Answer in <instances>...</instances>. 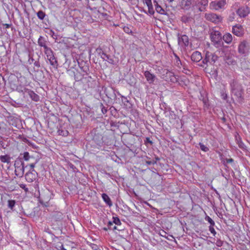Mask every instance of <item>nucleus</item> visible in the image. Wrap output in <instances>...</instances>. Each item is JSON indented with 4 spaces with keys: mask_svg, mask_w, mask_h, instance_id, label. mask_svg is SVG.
I'll return each mask as SVG.
<instances>
[{
    "mask_svg": "<svg viewBox=\"0 0 250 250\" xmlns=\"http://www.w3.org/2000/svg\"><path fill=\"white\" fill-rule=\"evenodd\" d=\"M232 94L235 96L236 100L239 103H242L243 97V90L241 85L234 80L229 83Z\"/></svg>",
    "mask_w": 250,
    "mask_h": 250,
    "instance_id": "nucleus-1",
    "label": "nucleus"
},
{
    "mask_svg": "<svg viewBox=\"0 0 250 250\" xmlns=\"http://www.w3.org/2000/svg\"><path fill=\"white\" fill-rule=\"evenodd\" d=\"M222 38L221 34L218 31H213L210 33L211 41L216 47H221L223 45Z\"/></svg>",
    "mask_w": 250,
    "mask_h": 250,
    "instance_id": "nucleus-2",
    "label": "nucleus"
},
{
    "mask_svg": "<svg viewBox=\"0 0 250 250\" xmlns=\"http://www.w3.org/2000/svg\"><path fill=\"white\" fill-rule=\"evenodd\" d=\"M226 5V0L213 1L209 3V8L211 10H219L220 9H224Z\"/></svg>",
    "mask_w": 250,
    "mask_h": 250,
    "instance_id": "nucleus-3",
    "label": "nucleus"
},
{
    "mask_svg": "<svg viewBox=\"0 0 250 250\" xmlns=\"http://www.w3.org/2000/svg\"><path fill=\"white\" fill-rule=\"evenodd\" d=\"M205 18L207 21L215 23H219L222 20V17L221 16L213 13H206Z\"/></svg>",
    "mask_w": 250,
    "mask_h": 250,
    "instance_id": "nucleus-4",
    "label": "nucleus"
},
{
    "mask_svg": "<svg viewBox=\"0 0 250 250\" xmlns=\"http://www.w3.org/2000/svg\"><path fill=\"white\" fill-rule=\"evenodd\" d=\"M238 52L243 55L247 54L249 50V43L246 41H242L238 46Z\"/></svg>",
    "mask_w": 250,
    "mask_h": 250,
    "instance_id": "nucleus-5",
    "label": "nucleus"
},
{
    "mask_svg": "<svg viewBox=\"0 0 250 250\" xmlns=\"http://www.w3.org/2000/svg\"><path fill=\"white\" fill-rule=\"evenodd\" d=\"M217 55L212 52L207 51L205 59L203 60L204 63L209 62L210 63H214L217 60Z\"/></svg>",
    "mask_w": 250,
    "mask_h": 250,
    "instance_id": "nucleus-6",
    "label": "nucleus"
},
{
    "mask_svg": "<svg viewBox=\"0 0 250 250\" xmlns=\"http://www.w3.org/2000/svg\"><path fill=\"white\" fill-rule=\"evenodd\" d=\"M232 32L237 37H241L244 34V30L241 25L238 24L233 26Z\"/></svg>",
    "mask_w": 250,
    "mask_h": 250,
    "instance_id": "nucleus-7",
    "label": "nucleus"
},
{
    "mask_svg": "<svg viewBox=\"0 0 250 250\" xmlns=\"http://www.w3.org/2000/svg\"><path fill=\"white\" fill-rule=\"evenodd\" d=\"M163 72V79H165L166 81H170L172 82H176V78L174 75L173 73L168 71L167 69H164Z\"/></svg>",
    "mask_w": 250,
    "mask_h": 250,
    "instance_id": "nucleus-8",
    "label": "nucleus"
},
{
    "mask_svg": "<svg viewBox=\"0 0 250 250\" xmlns=\"http://www.w3.org/2000/svg\"><path fill=\"white\" fill-rule=\"evenodd\" d=\"M250 12V9L248 6H242L236 11L237 14L240 18H245Z\"/></svg>",
    "mask_w": 250,
    "mask_h": 250,
    "instance_id": "nucleus-9",
    "label": "nucleus"
},
{
    "mask_svg": "<svg viewBox=\"0 0 250 250\" xmlns=\"http://www.w3.org/2000/svg\"><path fill=\"white\" fill-rule=\"evenodd\" d=\"M144 76L147 81V82L149 84H152L154 83V81L156 79V77L155 75L151 73H150L149 71H145L144 72Z\"/></svg>",
    "mask_w": 250,
    "mask_h": 250,
    "instance_id": "nucleus-10",
    "label": "nucleus"
},
{
    "mask_svg": "<svg viewBox=\"0 0 250 250\" xmlns=\"http://www.w3.org/2000/svg\"><path fill=\"white\" fill-rule=\"evenodd\" d=\"M143 3L146 4L148 7V13L150 15H153L154 14V10L153 9L151 0H144Z\"/></svg>",
    "mask_w": 250,
    "mask_h": 250,
    "instance_id": "nucleus-11",
    "label": "nucleus"
},
{
    "mask_svg": "<svg viewBox=\"0 0 250 250\" xmlns=\"http://www.w3.org/2000/svg\"><path fill=\"white\" fill-rule=\"evenodd\" d=\"M179 44L181 45L188 46V38L187 35H184L179 37Z\"/></svg>",
    "mask_w": 250,
    "mask_h": 250,
    "instance_id": "nucleus-12",
    "label": "nucleus"
},
{
    "mask_svg": "<svg viewBox=\"0 0 250 250\" xmlns=\"http://www.w3.org/2000/svg\"><path fill=\"white\" fill-rule=\"evenodd\" d=\"M202 58L201 54L198 51L194 52L191 56V60L195 62H199Z\"/></svg>",
    "mask_w": 250,
    "mask_h": 250,
    "instance_id": "nucleus-13",
    "label": "nucleus"
},
{
    "mask_svg": "<svg viewBox=\"0 0 250 250\" xmlns=\"http://www.w3.org/2000/svg\"><path fill=\"white\" fill-rule=\"evenodd\" d=\"M222 40H223L227 44H229L233 40V37L230 33H226L223 36Z\"/></svg>",
    "mask_w": 250,
    "mask_h": 250,
    "instance_id": "nucleus-14",
    "label": "nucleus"
},
{
    "mask_svg": "<svg viewBox=\"0 0 250 250\" xmlns=\"http://www.w3.org/2000/svg\"><path fill=\"white\" fill-rule=\"evenodd\" d=\"M153 2H154V5L155 6V9H156V12L160 14H162V15L165 14V10L160 5H159L158 4V3L156 1V0H153Z\"/></svg>",
    "mask_w": 250,
    "mask_h": 250,
    "instance_id": "nucleus-15",
    "label": "nucleus"
},
{
    "mask_svg": "<svg viewBox=\"0 0 250 250\" xmlns=\"http://www.w3.org/2000/svg\"><path fill=\"white\" fill-rule=\"evenodd\" d=\"M192 4L191 0H183L181 1V5L182 8L185 9H188L190 7Z\"/></svg>",
    "mask_w": 250,
    "mask_h": 250,
    "instance_id": "nucleus-16",
    "label": "nucleus"
},
{
    "mask_svg": "<svg viewBox=\"0 0 250 250\" xmlns=\"http://www.w3.org/2000/svg\"><path fill=\"white\" fill-rule=\"evenodd\" d=\"M24 178L28 182H32L36 179V175L32 172L27 173Z\"/></svg>",
    "mask_w": 250,
    "mask_h": 250,
    "instance_id": "nucleus-17",
    "label": "nucleus"
},
{
    "mask_svg": "<svg viewBox=\"0 0 250 250\" xmlns=\"http://www.w3.org/2000/svg\"><path fill=\"white\" fill-rule=\"evenodd\" d=\"M102 197L104 202L109 207L112 206V203L110 200L109 197L105 193H103L102 194Z\"/></svg>",
    "mask_w": 250,
    "mask_h": 250,
    "instance_id": "nucleus-18",
    "label": "nucleus"
},
{
    "mask_svg": "<svg viewBox=\"0 0 250 250\" xmlns=\"http://www.w3.org/2000/svg\"><path fill=\"white\" fill-rule=\"evenodd\" d=\"M47 60L49 61L50 64L54 67H56L58 65L57 61L54 57V55L47 57Z\"/></svg>",
    "mask_w": 250,
    "mask_h": 250,
    "instance_id": "nucleus-19",
    "label": "nucleus"
},
{
    "mask_svg": "<svg viewBox=\"0 0 250 250\" xmlns=\"http://www.w3.org/2000/svg\"><path fill=\"white\" fill-rule=\"evenodd\" d=\"M30 158V156L29 153L27 152H25L23 154H21L19 156V159L21 161L22 160H24L25 161H28ZM22 164V163L21 164Z\"/></svg>",
    "mask_w": 250,
    "mask_h": 250,
    "instance_id": "nucleus-20",
    "label": "nucleus"
},
{
    "mask_svg": "<svg viewBox=\"0 0 250 250\" xmlns=\"http://www.w3.org/2000/svg\"><path fill=\"white\" fill-rule=\"evenodd\" d=\"M58 133L62 136H66L68 134V131L65 129L60 128L58 130Z\"/></svg>",
    "mask_w": 250,
    "mask_h": 250,
    "instance_id": "nucleus-21",
    "label": "nucleus"
},
{
    "mask_svg": "<svg viewBox=\"0 0 250 250\" xmlns=\"http://www.w3.org/2000/svg\"><path fill=\"white\" fill-rule=\"evenodd\" d=\"M38 44L40 46L43 47L44 49L47 46L46 45V42L42 37H40L38 40Z\"/></svg>",
    "mask_w": 250,
    "mask_h": 250,
    "instance_id": "nucleus-22",
    "label": "nucleus"
},
{
    "mask_svg": "<svg viewBox=\"0 0 250 250\" xmlns=\"http://www.w3.org/2000/svg\"><path fill=\"white\" fill-rule=\"evenodd\" d=\"M44 53L46 54L47 57H50V56L54 55L52 50L49 47H45V48L44 49Z\"/></svg>",
    "mask_w": 250,
    "mask_h": 250,
    "instance_id": "nucleus-23",
    "label": "nucleus"
},
{
    "mask_svg": "<svg viewBox=\"0 0 250 250\" xmlns=\"http://www.w3.org/2000/svg\"><path fill=\"white\" fill-rule=\"evenodd\" d=\"M23 174V167H17V176L21 177Z\"/></svg>",
    "mask_w": 250,
    "mask_h": 250,
    "instance_id": "nucleus-24",
    "label": "nucleus"
},
{
    "mask_svg": "<svg viewBox=\"0 0 250 250\" xmlns=\"http://www.w3.org/2000/svg\"><path fill=\"white\" fill-rule=\"evenodd\" d=\"M0 160L3 163L10 162V158L7 155L0 156Z\"/></svg>",
    "mask_w": 250,
    "mask_h": 250,
    "instance_id": "nucleus-25",
    "label": "nucleus"
},
{
    "mask_svg": "<svg viewBox=\"0 0 250 250\" xmlns=\"http://www.w3.org/2000/svg\"><path fill=\"white\" fill-rule=\"evenodd\" d=\"M29 95H30L31 98L35 101H38L39 100V96H38V95H37L33 92L31 91L29 93Z\"/></svg>",
    "mask_w": 250,
    "mask_h": 250,
    "instance_id": "nucleus-26",
    "label": "nucleus"
},
{
    "mask_svg": "<svg viewBox=\"0 0 250 250\" xmlns=\"http://www.w3.org/2000/svg\"><path fill=\"white\" fill-rule=\"evenodd\" d=\"M45 16V13L42 11H39L37 13V16L40 20H43Z\"/></svg>",
    "mask_w": 250,
    "mask_h": 250,
    "instance_id": "nucleus-27",
    "label": "nucleus"
},
{
    "mask_svg": "<svg viewBox=\"0 0 250 250\" xmlns=\"http://www.w3.org/2000/svg\"><path fill=\"white\" fill-rule=\"evenodd\" d=\"M199 145L200 146V149L202 151L204 152H207L209 150L208 148L202 143H200Z\"/></svg>",
    "mask_w": 250,
    "mask_h": 250,
    "instance_id": "nucleus-28",
    "label": "nucleus"
},
{
    "mask_svg": "<svg viewBox=\"0 0 250 250\" xmlns=\"http://www.w3.org/2000/svg\"><path fill=\"white\" fill-rule=\"evenodd\" d=\"M205 220L207 221L210 224V226H214L215 223L214 221L208 216H207L205 218Z\"/></svg>",
    "mask_w": 250,
    "mask_h": 250,
    "instance_id": "nucleus-29",
    "label": "nucleus"
},
{
    "mask_svg": "<svg viewBox=\"0 0 250 250\" xmlns=\"http://www.w3.org/2000/svg\"><path fill=\"white\" fill-rule=\"evenodd\" d=\"M123 30L127 34H132V31L131 29L128 26H124L123 28Z\"/></svg>",
    "mask_w": 250,
    "mask_h": 250,
    "instance_id": "nucleus-30",
    "label": "nucleus"
},
{
    "mask_svg": "<svg viewBox=\"0 0 250 250\" xmlns=\"http://www.w3.org/2000/svg\"><path fill=\"white\" fill-rule=\"evenodd\" d=\"M15 204V201L14 200H9L8 202V207L10 208H12Z\"/></svg>",
    "mask_w": 250,
    "mask_h": 250,
    "instance_id": "nucleus-31",
    "label": "nucleus"
},
{
    "mask_svg": "<svg viewBox=\"0 0 250 250\" xmlns=\"http://www.w3.org/2000/svg\"><path fill=\"white\" fill-rule=\"evenodd\" d=\"M18 139H20L21 141H23L25 143L28 141V140L26 139V138L23 136L22 135L18 134Z\"/></svg>",
    "mask_w": 250,
    "mask_h": 250,
    "instance_id": "nucleus-32",
    "label": "nucleus"
},
{
    "mask_svg": "<svg viewBox=\"0 0 250 250\" xmlns=\"http://www.w3.org/2000/svg\"><path fill=\"white\" fill-rule=\"evenodd\" d=\"M113 223L117 225H120L121 224L120 219L118 217H113Z\"/></svg>",
    "mask_w": 250,
    "mask_h": 250,
    "instance_id": "nucleus-33",
    "label": "nucleus"
},
{
    "mask_svg": "<svg viewBox=\"0 0 250 250\" xmlns=\"http://www.w3.org/2000/svg\"><path fill=\"white\" fill-rule=\"evenodd\" d=\"M101 57L105 61L106 60V59H109V55L106 54L103 51H102V53H101Z\"/></svg>",
    "mask_w": 250,
    "mask_h": 250,
    "instance_id": "nucleus-34",
    "label": "nucleus"
},
{
    "mask_svg": "<svg viewBox=\"0 0 250 250\" xmlns=\"http://www.w3.org/2000/svg\"><path fill=\"white\" fill-rule=\"evenodd\" d=\"M74 74H75L74 72ZM82 78L83 77L81 75L78 74L76 75L74 74V79L76 81H79L81 80Z\"/></svg>",
    "mask_w": 250,
    "mask_h": 250,
    "instance_id": "nucleus-35",
    "label": "nucleus"
},
{
    "mask_svg": "<svg viewBox=\"0 0 250 250\" xmlns=\"http://www.w3.org/2000/svg\"><path fill=\"white\" fill-rule=\"evenodd\" d=\"M213 227L214 226H210L209 227V230L210 231V232L213 235V236H215L216 234V231Z\"/></svg>",
    "mask_w": 250,
    "mask_h": 250,
    "instance_id": "nucleus-36",
    "label": "nucleus"
},
{
    "mask_svg": "<svg viewBox=\"0 0 250 250\" xmlns=\"http://www.w3.org/2000/svg\"><path fill=\"white\" fill-rule=\"evenodd\" d=\"M105 61L108 62L109 63H111V64L114 63V61L113 60V59L112 58H111V57L110 56H109V59H106V60Z\"/></svg>",
    "mask_w": 250,
    "mask_h": 250,
    "instance_id": "nucleus-37",
    "label": "nucleus"
},
{
    "mask_svg": "<svg viewBox=\"0 0 250 250\" xmlns=\"http://www.w3.org/2000/svg\"><path fill=\"white\" fill-rule=\"evenodd\" d=\"M19 186L21 188L23 189L26 192L28 191V188L26 187L25 185L21 184H19Z\"/></svg>",
    "mask_w": 250,
    "mask_h": 250,
    "instance_id": "nucleus-38",
    "label": "nucleus"
},
{
    "mask_svg": "<svg viewBox=\"0 0 250 250\" xmlns=\"http://www.w3.org/2000/svg\"><path fill=\"white\" fill-rule=\"evenodd\" d=\"M221 97H222V98L224 100H226L228 98L227 94L224 92H222L221 93Z\"/></svg>",
    "mask_w": 250,
    "mask_h": 250,
    "instance_id": "nucleus-39",
    "label": "nucleus"
},
{
    "mask_svg": "<svg viewBox=\"0 0 250 250\" xmlns=\"http://www.w3.org/2000/svg\"><path fill=\"white\" fill-rule=\"evenodd\" d=\"M226 161H227V163H230L232 162L233 161V160L232 159L230 158V159H227Z\"/></svg>",
    "mask_w": 250,
    "mask_h": 250,
    "instance_id": "nucleus-40",
    "label": "nucleus"
},
{
    "mask_svg": "<svg viewBox=\"0 0 250 250\" xmlns=\"http://www.w3.org/2000/svg\"><path fill=\"white\" fill-rule=\"evenodd\" d=\"M239 146L240 147H243V146H244V144L243 143L241 142L239 143Z\"/></svg>",
    "mask_w": 250,
    "mask_h": 250,
    "instance_id": "nucleus-41",
    "label": "nucleus"
},
{
    "mask_svg": "<svg viewBox=\"0 0 250 250\" xmlns=\"http://www.w3.org/2000/svg\"><path fill=\"white\" fill-rule=\"evenodd\" d=\"M221 245H222V242H221V241L219 242L217 244L218 246H221Z\"/></svg>",
    "mask_w": 250,
    "mask_h": 250,
    "instance_id": "nucleus-42",
    "label": "nucleus"
},
{
    "mask_svg": "<svg viewBox=\"0 0 250 250\" xmlns=\"http://www.w3.org/2000/svg\"><path fill=\"white\" fill-rule=\"evenodd\" d=\"M169 3H171L174 0H167Z\"/></svg>",
    "mask_w": 250,
    "mask_h": 250,
    "instance_id": "nucleus-43",
    "label": "nucleus"
},
{
    "mask_svg": "<svg viewBox=\"0 0 250 250\" xmlns=\"http://www.w3.org/2000/svg\"><path fill=\"white\" fill-rule=\"evenodd\" d=\"M62 250H66L65 248H63L62 245Z\"/></svg>",
    "mask_w": 250,
    "mask_h": 250,
    "instance_id": "nucleus-44",
    "label": "nucleus"
},
{
    "mask_svg": "<svg viewBox=\"0 0 250 250\" xmlns=\"http://www.w3.org/2000/svg\"><path fill=\"white\" fill-rule=\"evenodd\" d=\"M21 80H24V81H25L24 77H21Z\"/></svg>",
    "mask_w": 250,
    "mask_h": 250,
    "instance_id": "nucleus-45",
    "label": "nucleus"
},
{
    "mask_svg": "<svg viewBox=\"0 0 250 250\" xmlns=\"http://www.w3.org/2000/svg\"><path fill=\"white\" fill-rule=\"evenodd\" d=\"M113 224L112 223H111V222H109V225L110 226V225H112Z\"/></svg>",
    "mask_w": 250,
    "mask_h": 250,
    "instance_id": "nucleus-46",
    "label": "nucleus"
},
{
    "mask_svg": "<svg viewBox=\"0 0 250 250\" xmlns=\"http://www.w3.org/2000/svg\"><path fill=\"white\" fill-rule=\"evenodd\" d=\"M208 3V1L206 0V3L204 4L205 5H207Z\"/></svg>",
    "mask_w": 250,
    "mask_h": 250,
    "instance_id": "nucleus-47",
    "label": "nucleus"
},
{
    "mask_svg": "<svg viewBox=\"0 0 250 250\" xmlns=\"http://www.w3.org/2000/svg\"><path fill=\"white\" fill-rule=\"evenodd\" d=\"M113 229H117L116 228V226H114V228H113Z\"/></svg>",
    "mask_w": 250,
    "mask_h": 250,
    "instance_id": "nucleus-48",
    "label": "nucleus"
},
{
    "mask_svg": "<svg viewBox=\"0 0 250 250\" xmlns=\"http://www.w3.org/2000/svg\"><path fill=\"white\" fill-rule=\"evenodd\" d=\"M14 166L16 167V162L14 164Z\"/></svg>",
    "mask_w": 250,
    "mask_h": 250,
    "instance_id": "nucleus-49",
    "label": "nucleus"
},
{
    "mask_svg": "<svg viewBox=\"0 0 250 250\" xmlns=\"http://www.w3.org/2000/svg\"><path fill=\"white\" fill-rule=\"evenodd\" d=\"M102 112L103 113H104V110L103 109L102 110Z\"/></svg>",
    "mask_w": 250,
    "mask_h": 250,
    "instance_id": "nucleus-50",
    "label": "nucleus"
},
{
    "mask_svg": "<svg viewBox=\"0 0 250 250\" xmlns=\"http://www.w3.org/2000/svg\"><path fill=\"white\" fill-rule=\"evenodd\" d=\"M16 163H17V164H18V160H17Z\"/></svg>",
    "mask_w": 250,
    "mask_h": 250,
    "instance_id": "nucleus-51",
    "label": "nucleus"
}]
</instances>
